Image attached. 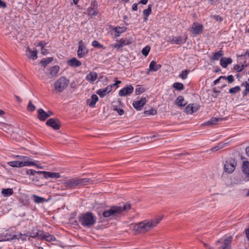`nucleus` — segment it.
Here are the masks:
<instances>
[{"mask_svg":"<svg viewBox=\"0 0 249 249\" xmlns=\"http://www.w3.org/2000/svg\"><path fill=\"white\" fill-rule=\"evenodd\" d=\"M241 90V88L239 86H237L233 88H231L229 89V93H230L231 95H235L238 92H239Z\"/></svg>","mask_w":249,"mask_h":249,"instance_id":"obj_39","label":"nucleus"},{"mask_svg":"<svg viewBox=\"0 0 249 249\" xmlns=\"http://www.w3.org/2000/svg\"><path fill=\"white\" fill-rule=\"evenodd\" d=\"M232 59L231 58H222L220 59V64L221 66L224 68H226L228 65L232 63Z\"/></svg>","mask_w":249,"mask_h":249,"instance_id":"obj_29","label":"nucleus"},{"mask_svg":"<svg viewBox=\"0 0 249 249\" xmlns=\"http://www.w3.org/2000/svg\"><path fill=\"white\" fill-rule=\"evenodd\" d=\"M88 13L91 17L98 14V4L96 1L91 2L90 6L87 9Z\"/></svg>","mask_w":249,"mask_h":249,"instance_id":"obj_12","label":"nucleus"},{"mask_svg":"<svg viewBox=\"0 0 249 249\" xmlns=\"http://www.w3.org/2000/svg\"><path fill=\"white\" fill-rule=\"evenodd\" d=\"M176 103L179 107H184L186 105V103H185L184 98L182 96H179L177 98Z\"/></svg>","mask_w":249,"mask_h":249,"instance_id":"obj_33","label":"nucleus"},{"mask_svg":"<svg viewBox=\"0 0 249 249\" xmlns=\"http://www.w3.org/2000/svg\"><path fill=\"white\" fill-rule=\"evenodd\" d=\"M242 86H245L246 87L245 89L246 90V91L249 92V83L248 82L246 81L243 82L242 84Z\"/></svg>","mask_w":249,"mask_h":249,"instance_id":"obj_54","label":"nucleus"},{"mask_svg":"<svg viewBox=\"0 0 249 249\" xmlns=\"http://www.w3.org/2000/svg\"><path fill=\"white\" fill-rule=\"evenodd\" d=\"M242 171L246 176L249 178V161H244L243 162Z\"/></svg>","mask_w":249,"mask_h":249,"instance_id":"obj_25","label":"nucleus"},{"mask_svg":"<svg viewBox=\"0 0 249 249\" xmlns=\"http://www.w3.org/2000/svg\"><path fill=\"white\" fill-rule=\"evenodd\" d=\"M88 50L84 46L83 41H79L78 42V49L77 50L78 57H84L88 54Z\"/></svg>","mask_w":249,"mask_h":249,"instance_id":"obj_8","label":"nucleus"},{"mask_svg":"<svg viewBox=\"0 0 249 249\" xmlns=\"http://www.w3.org/2000/svg\"><path fill=\"white\" fill-rule=\"evenodd\" d=\"M60 67L58 65L53 66L47 70L46 74L50 78H53L57 75Z\"/></svg>","mask_w":249,"mask_h":249,"instance_id":"obj_11","label":"nucleus"},{"mask_svg":"<svg viewBox=\"0 0 249 249\" xmlns=\"http://www.w3.org/2000/svg\"><path fill=\"white\" fill-rule=\"evenodd\" d=\"M111 91L110 87L107 86L104 89H101L96 91L100 98H104L107 93Z\"/></svg>","mask_w":249,"mask_h":249,"instance_id":"obj_18","label":"nucleus"},{"mask_svg":"<svg viewBox=\"0 0 249 249\" xmlns=\"http://www.w3.org/2000/svg\"><path fill=\"white\" fill-rule=\"evenodd\" d=\"M127 30L126 27L116 26L113 28V31L115 32V36L118 37L122 33L125 32Z\"/></svg>","mask_w":249,"mask_h":249,"instance_id":"obj_23","label":"nucleus"},{"mask_svg":"<svg viewBox=\"0 0 249 249\" xmlns=\"http://www.w3.org/2000/svg\"><path fill=\"white\" fill-rule=\"evenodd\" d=\"M24 49H25V55L30 59L31 58V50L29 46H24Z\"/></svg>","mask_w":249,"mask_h":249,"instance_id":"obj_43","label":"nucleus"},{"mask_svg":"<svg viewBox=\"0 0 249 249\" xmlns=\"http://www.w3.org/2000/svg\"><path fill=\"white\" fill-rule=\"evenodd\" d=\"M113 110L117 111L118 113L120 115H122L124 114V110L123 109L121 108H118L116 106H113Z\"/></svg>","mask_w":249,"mask_h":249,"instance_id":"obj_48","label":"nucleus"},{"mask_svg":"<svg viewBox=\"0 0 249 249\" xmlns=\"http://www.w3.org/2000/svg\"><path fill=\"white\" fill-rule=\"evenodd\" d=\"M32 197L33 198L34 201L37 204L43 203L44 202L46 201L45 198L38 196L35 195H32Z\"/></svg>","mask_w":249,"mask_h":249,"instance_id":"obj_32","label":"nucleus"},{"mask_svg":"<svg viewBox=\"0 0 249 249\" xmlns=\"http://www.w3.org/2000/svg\"><path fill=\"white\" fill-rule=\"evenodd\" d=\"M92 45L95 48H99V49H104L105 48L102 44H100L98 41L94 40L92 42Z\"/></svg>","mask_w":249,"mask_h":249,"instance_id":"obj_47","label":"nucleus"},{"mask_svg":"<svg viewBox=\"0 0 249 249\" xmlns=\"http://www.w3.org/2000/svg\"><path fill=\"white\" fill-rule=\"evenodd\" d=\"M98 101V97L96 94L92 95L91 98L87 100V104L91 107H94L96 103Z\"/></svg>","mask_w":249,"mask_h":249,"instance_id":"obj_21","label":"nucleus"},{"mask_svg":"<svg viewBox=\"0 0 249 249\" xmlns=\"http://www.w3.org/2000/svg\"><path fill=\"white\" fill-rule=\"evenodd\" d=\"M44 175V178H57L60 177V175L59 173L43 171Z\"/></svg>","mask_w":249,"mask_h":249,"instance_id":"obj_19","label":"nucleus"},{"mask_svg":"<svg viewBox=\"0 0 249 249\" xmlns=\"http://www.w3.org/2000/svg\"><path fill=\"white\" fill-rule=\"evenodd\" d=\"M228 142H226V143H222V142H220V143H219L218 144H217V146L219 148V149H222V148L224 147L225 145H227L228 144Z\"/></svg>","mask_w":249,"mask_h":249,"instance_id":"obj_55","label":"nucleus"},{"mask_svg":"<svg viewBox=\"0 0 249 249\" xmlns=\"http://www.w3.org/2000/svg\"><path fill=\"white\" fill-rule=\"evenodd\" d=\"M134 88L132 85H129L122 89L119 91L120 96H125L129 95L133 92Z\"/></svg>","mask_w":249,"mask_h":249,"instance_id":"obj_14","label":"nucleus"},{"mask_svg":"<svg viewBox=\"0 0 249 249\" xmlns=\"http://www.w3.org/2000/svg\"><path fill=\"white\" fill-rule=\"evenodd\" d=\"M69 66L72 67H78L81 65V62L76 58L73 57L68 62Z\"/></svg>","mask_w":249,"mask_h":249,"instance_id":"obj_27","label":"nucleus"},{"mask_svg":"<svg viewBox=\"0 0 249 249\" xmlns=\"http://www.w3.org/2000/svg\"><path fill=\"white\" fill-rule=\"evenodd\" d=\"M150 51V47L149 46H146L142 49V53L144 56H146L148 55Z\"/></svg>","mask_w":249,"mask_h":249,"instance_id":"obj_45","label":"nucleus"},{"mask_svg":"<svg viewBox=\"0 0 249 249\" xmlns=\"http://www.w3.org/2000/svg\"><path fill=\"white\" fill-rule=\"evenodd\" d=\"M0 236L2 241H9L15 239H19V238H21L22 240H24L26 238V236L22 237L21 233L16 235L14 233H10L8 231L0 234Z\"/></svg>","mask_w":249,"mask_h":249,"instance_id":"obj_5","label":"nucleus"},{"mask_svg":"<svg viewBox=\"0 0 249 249\" xmlns=\"http://www.w3.org/2000/svg\"><path fill=\"white\" fill-rule=\"evenodd\" d=\"M37 58V52L36 50L32 51V59H36Z\"/></svg>","mask_w":249,"mask_h":249,"instance_id":"obj_57","label":"nucleus"},{"mask_svg":"<svg viewBox=\"0 0 249 249\" xmlns=\"http://www.w3.org/2000/svg\"><path fill=\"white\" fill-rule=\"evenodd\" d=\"M143 113L145 115H155L157 114V111L156 109L151 108L150 110H145Z\"/></svg>","mask_w":249,"mask_h":249,"instance_id":"obj_42","label":"nucleus"},{"mask_svg":"<svg viewBox=\"0 0 249 249\" xmlns=\"http://www.w3.org/2000/svg\"><path fill=\"white\" fill-rule=\"evenodd\" d=\"M161 67V65L160 64H157V63L154 60L152 61L149 67V71H157L159 70H160Z\"/></svg>","mask_w":249,"mask_h":249,"instance_id":"obj_24","label":"nucleus"},{"mask_svg":"<svg viewBox=\"0 0 249 249\" xmlns=\"http://www.w3.org/2000/svg\"><path fill=\"white\" fill-rule=\"evenodd\" d=\"M147 97L142 96L140 100L135 101L133 103L134 107L137 110H141L142 107L147 103Z\"/></svg>","mask_w":249,"mask_h":249,"instance_id":"obj_10","label":"nucleus"},{"mask_svg":"<svg viewBox=\"0 0 249 249\" xmlns=\"http://www.w3.org/2000/svg\"><path fill=\"white\" fill-rule=\"evenodd\" d=\"M213 18L214 20L220 22H221L223 20V18L219 15H213Z\"/></svg>","mask_w":249,"mask_h":249,"instance_id":"obj_52","label":"nucleus"},{"mask_svg":"<svg viewBox=\"0 0 249 249\" xmlns=\"http://www.w3.org/2000/svg\"><path fill=\"white\" fill-rule=\"evenodd\" d=\"M226 78H227V80L228 81L229 83L230 84L233 83L234 80V77L232 75H228Z\"/></svg>","mask_w":249,"mask_h":249,"instance_id":"obj_53","label":"nucleus"},{"mask_svg":"<svg viewBox=\"0 0 249 249\" xmlns=\"http://www.w3.org/2000/svg\"><path fill=\"white\" fill-rule=\"evenodd\" d=\"M32 166L36 167L39 169H41L42 168L41 163L36 160H32Z\"/></svg>","mask_w":249,"mask_h":249,"instance_id":"obj_50","label":"nucleus"},{"mask_svg":"<svg viewBox=\"0 0 249 249\" xmlns=\"http://www.w3.org/2000/svg\"><path fill=\"white\" fill-rule=\"evenodd\" d=\"M78 219L79 223L85 228H90L96 222V217L91 212L81 213Z\"/></svg>","mask_w":249,"mask_h":249,"instance_id":"obj_3","label":"nucleus"},{"mask_svg":"<svg viewBox=\"0 0 249 249\" xmlns=\"http://www.w3.org/2000/svg\"><path fill=\"white\" fill-rule=\"evenodd\" d=\"M44 178V175L43 171H36L32 169V181L37 182L40 179Z\"/></svg>","mask_w":249,"mask_h":249,"instance_id":"obj_15","label":"nucleus"},{"mask_svg":"<svg viewBox=\"0 0 249 249\" xmlns=\"http://www.w3.org/2000/svg\"><path fill=\"white\" fill-rule=\"evenodd\" d=\"M127 44V43H126V40H124L123 39H121L118 42L113 44L112 46L114 48H115L117 49H119Z\"/></svg>","mask_w":249,"mask_h":249,"instance_id":"obj_34","label":"nucleus"},{"mask_svg":"<svg viewBox=\"0 0 249 249\" xmlns=\"http://www.w3.org/2000/svg\"><path fill=\"white\" fill-rule=\"evenodd\" d=\"M44 231L38 230H32V238H37L38 239H42L43 236L44 235Z\"/></svg>","mask_w":249,"mask_h":249,"instance_id":"obj_28","label":"nucleus"},{"mask_svg":"<svg viewBox=\"0 0 249 249\" xmlns=\"http://www.w3.org/2000/svg\"><path fill=\"white\" fill-rule=\"evenodd\" d=\"M27 110L28 111H31V100L29 101L28 106H27Z\"/></svg>","mask_w":249,"mask_h":249,"instance_id":"obj_63","label":"nucleus"},{"mask_svg":"<svg viewBox=\"0 0 249 249\" xmlns=\"http://www.w3.org/2000/svg\"><path fill=\"white\" fill-rule=\"evenodd\" d=\"M220 120V119L217 118H212L210 120H209L206 123L207 124H216L218 121ZM220 120H221L220 119Z\"/></svg>","mask_w":249,"mask_h":249,"instance_id":"obj_41","label":"nucleus"},{"mask_svg":"<svg viewBox=\"0 0 249 249\" xmlns=\"http://www.w3.org/2000/svg\"><path fill=\"white\" fill-rule=\"evenodd\" d=\"M6 7V4L5 2L0 0V8H5Z\"/></svg>","mask_w":249,"mask_h":249,"instance_id":"obj_61","label":"nucleus"},{"mask_svg":"<svg viewBox=\"0 0 249 249\" xmlns=\"http://www.w3.org/2000/svg\"><path fill=\"white\" fill-rule=\"evenodd\" d=\"M151 6L152 5L149 4L148 6V8L146 9L143 10V14L144 16L148 17L150 15L152 11Z\"/></svg>","mask_w":249,"mask_h":249,"instance_id":"obj_44","label":"nucleus"},{"mask_svg":"<svg viewBox=\"0 0 249 249\" xmlns=\"http://www.w3.org/2000/svg\"><path fill=\"white\" fill-rule=\"evenodd\" d=\"M91 180L88 178H78L79 185H85L89 184Z\"/></svg>","mask_w":249,"mask_h":249,"instance_id":"obj_36","label":"nucleus"},{"mask_svg":"<svg viewBox=\"0 0 249 249\" xmlns=\"http://www.w3.org/2000/svg\"><path fill=\"white\" fill-rule=\"evenodd\" d=\"M70 83V80L65 76L59 77L54 83L56 93H61L66 89Z\"/></svg>","mask_w":249,"mask_h":249,"instance_id":"obj_4","label":"nucleus"},{"mask_svg":"<svg viewBox=\"0 0 249 249\" xmlns=\"http://www.w3.org/2000/svg\"><path fill=\"white\" fill-rule=\"evenodd\" d=\"M219 150L217 145H216L212 148H211L210 149V151H211V152H215L217 150Z\"/></svg>","mask_w":249,"mask_h":249,"instance_id":"obj_60","label":"nucleus"},{"mask_svg":"<svg viewBox=\"0 0 249 249\" xmlns=\"http://www.w3.org/2000/svg\"><path fill=\"white\" fill-rule=\"evenodd\" d=\"M224 55L223 52L222 50H220L217 52L213 53V55L211 58V61L213 62L215 60H218Z\"/></svg>","mask_w":249,"mask_h":249,"instance_id":"obj_30","label":"nucleus"},{"mask_svg":"<svg viewBox=\"0 0 249 249\" xmlns=\"http://www.w3.org/2000/svg\"><path fill=\"white\" fill-rule=\"evenodd\" d=\"M245 233L246 235L247 238L249 241V228L245 230Z\"/></svg>","mask_w":249,"mask_h":249,"instance_id":"obj_62","label":"nucleus"},{"mask_svg":"<svg viewBox=\"0 0 249 249\" xmlns=\"http://www.w3.org/2000/svg\"><path fill=\"white\" fill-rule=\"evenodd\" d=\"M145 91V89L141 87L140 86H137L135 89V93L136 95L140 94Z\"/></svg>","mask_w":249,"mask_h":249,"instance_id":"obj_46","label":"nucleus"},{"mask_svg":"<svg viewBox=\"0 0 249 249\" xmlns=\"http://www.w3.org/2000/svg\"><path fill=\"white\" fill-rule=\"evenodd\" d=\"M53 60V57H47L41 60L40 62V63L41 64L42 66H43L44 68H45L47 65L51 63Z\"/></svg>","mask_w":249,"mask_h":249,"instance_id":"obj_35","label":"nucleus"},{"mask_svg":"<svg viewBox=\"0 0 249 249\" xmlns=\"http://www.w3.org/2000/svg\"><path fill=\"white\" fill-rule=\"evenodd\" d=\"M232 240V237L229 236L226 237L224 240L223 243L220 246L218 247V249H231V243Z\"/></svg>","mask_w":249,"mask_h":249,"instance_id":"obj_16","label":"nucleus"},{"mask_svg":"<svg viewBox=\"0 0 249 249\" xmlns=\"http://www.w3.org/2000/svg\"><path fill=\"white\" fill-rule=\"evenodd\" d=\"M41 50V53L43 55H46L49 53L48 50L46 49L42 48Z\"/></svg>","mask_w":249,"mask_h":249,"instance_id":"obj_58","label":"nucleus"},{"mask_svg":"<svg viewBox=\"0 0 249 249\" xmlns=\"http://www.w3.org/2000/svg\"><path fill=\"white\" fill-rule=\"evenodd\" d=\"M189 72V71L188 70H186L182 71L181 74L180 75L181 78L182 79H186Z\"/></svg>","mask_w":249,"mask_h":249,"instance_id":"obj_51","label":"nucleus"},{"mask_svg":"<svg viewBox=\"0 0 249 249\" xmlns=\"http://www.w3.org/2000/svg\"><path fill=\"white\" fill-rule=\"evenodd\" d=\"M236 161L233 159L226 160L224 164V170L228 173H231L235 170Z\"/></svg>","mask_w":249,"mask_h":249,"instance_id":"obj_6","label":"nucleus"},{"mask_svg":"<svg viewBox=\"0 0 249 249\" xmlns=\"http://www.w3.org/2000/svg\"><path fill=\"white\" fill-rule=\"evenodd\" d=\"M1 193L4 196H9L13 194V191L11 188L4 189L2 190Z\"/></svg>","mask_w":249,"mask_h":249,"instance_id":"obj_37","label":"nucleus"},{"mask_svg":"<svg viewBox=\"0 0 249 249\" xmlns=\"http://www.w3.org/2000/svg\"><path fill=\"white\" fill-rule=\"evenodd\" d=\"M203 30V26L198 23L195 22L193 23V26L191 29V32L193 34L198 35L201 34Z\"/></svg>","mask_w":249,"mask_h":249,"instance_id":"obj_17","label":"nucleus"},{"mask_svg":"<svg viewBox=\"0 0 249 249\" xmlns=\"http://www.w3.org/2000/svg\"><path fill=\"white\" fill-rule=\"evenodd\" d=\"M162 216H158L149 221H142L135 226V229L140 232H145L156 227L162 220Z\"/></svg>","mask_w":249,"mask_h":249,"instance_id":"obj_2","label":"nucleus"},{"mask_svg":"<svg viewBox=\"0 0 249 249\" xmlns=\"http://www.w3.org/2000/svg\"><path fill=\"white\" fill-rule=\"evenodd\" d=\"M187 37L186 36L184 39L182 38V36H176L174 37L171 41V43L172 44H181L185 43L186 41Z\"/></svg>","mask_w":249,"mask_h":249,"instance_id":"obj_20","label":"nucleus"},{"mask_svg":"<svg viewBox=\"0 0 249 249\" xmlns=\"http://www.w3.org/2000/svg\"><path fill=\"white\" fill-rule=\"evenodd\" d=\"M244 67L245 66L244 65H242L241 66L239 65H235L234 66L233 69L237 71L240 72L244 69Z\"/></svg>","mask_w":249,"mask_h":249,"instance_id":"obj_49","label":"nucleus"},{"mask_svg":"<svg viewBox=\"0 0 249 249\" xmlns=\"http://www.w3.org/2000/svg\"><path fill=\"white\" fill-rule=\"evenodd\" d=\"M38 117L41 121H44L47 118L50 116V114L45 112L42 109L40 108L38 110Z\"/></svg>","mask_w":249,"mask_h":249,"instance_id":"obj_22","label":"nucleus"},{"mask_svg":"<svg viewBox=\"0 0 249 249\" xmlns=\"http://www.w3.org/2000/svg\"><path fill=\"white\" fill-rule=\"evenodd\" d=\"M46 44V43L45 41H42L38 43V46L40 47L41 49H42V48H44Z\"/></svg>","mask_w":249,"mask_h":249,"instance_id":"obj_56","label":"nucleus"},{"mask_svg":"<svg viewBox=\"0 0 249 249\" xmlns=\"http://www.w3.org/2000/svg\"><path fill=\"white\" fill-rule=\"evenodd\" d=\"M63 186L68 188L72 189L79 185L78 178H71L66 180L63 183Z\"/></svg>","mask_w":249,"mask_h":249,"instance_id":"obj_7","label":"nucleus"},{"mask_svg":"<svg viewBox=\"0 0 249 249\" xmlns=\"http://www.w3.org/2000/svg\"><path fill=\"white\" fill-rule=\"evenodd\" d=\"M193 105H194V104L188 105L185 109V112L187 113V114H193L194 113Z\"/></svg>","mask_w":249,"mask_h":249,"instance_id":"obj_40","label":"nucleus"},{"mask_svg":"<svg viewBox=\"0 0 249 249\" xmlns=\"http://www.w3.org/2000/svg\"><path fill=\"white\" fill-rule=\"evenodd\" d=\"M213 92L215 94H213V96L214 98H217V93H219V92H220V91H219V90H216L215 89H213Z\"/></svg>","mask_w":249,"mask_h":249,"instance_id":"obj_59","label":"nucleus"},{"mask_svg":"<svg viewBox=\"0 0 249 249\" xmlns=\"http://www.w3.org/2000/svg\"><path fill=\"white\" fill-rule=\"evenodd\" d=\"M42 239L46 240L48 242L54 241L56 240L55 237L48 232H44V235L43 236Z\"/></svg>","mask_w":249,"mask_h":249,"instance_id":"obj_31","label":"nucleus"},{"mask_svg":"<svg viewBox=\"0 0 249 249\" xmlns=\"http://www.w3.org/2000/svg\"><path fill=\"white\" fill-rule=\"evenodd\" d=\"M173 87L178 90H181L184 89V85L179 82H175L173 84Z\"/></svg>","mask_w":249,"mask_h":249,"instance_id":"obj_38","label":"nucleus"},{"mask_svg":"<svg viewBox=\"0 0 249 249\" xmlns=\"http://www.w3.org/2000/svg\"><path fill=\"white\" fill-rule=\"evenodd\" d=\"M98 77L97 72L94 71H91L86 76V79L90 82H93L95 81Z\"/></svg>","mask_w":249,"mask_h":249,"instance_id":"obj_26","label":"nucleus"},{"mask_svg":"<svg viewBox=\"0 0 249 249\" xmlns=\"http://www.w3.org/2000/svg\"><path fill=\"white\" fill-rule=\"evenodd\" d=\"M131 208L129 204L126 203L122 206H113L103 213V216L105 218H112L114 216L121 214L123 211H127Z\"/></svg>","mask_w":249,"mask_h":249,"instance_id":"obj_1","label":"nucleus"},{"mask_svg":"<svg viewBox=\"0 0 249 249\" xmlns=\"http://www.w3.org/2000/svg\"><path fill=\"white\" fill-rule=\"evenodd\" d=\"M46 124L52 127L55 130H58L60 127V123L58 119L51 118L48 120L46 123Z\"/></svg>","mask_w":249,"mask_h":249,"instance_id":"obj_13","label":"nucleus"},{"mask_svg":"<svg viewBox=\"0 0 249 249\" xmlns=\"http://www.w3.org/2000/svg\"><path fill=\"white\" fill-rule=\"evenodd\" d=\"M132 9L134 11H136L138 9L137 4L136 3H134L132 5Z\"/></svg>","mask_w":249,"mask_h":249,"instance_id":"obj_64","label":"nucleus"},{"mask_svg":"<svg viewBox=\"0 0 249 249\" xmlns=\"http://www.w3.org/2000/svg\"><path fill=\"white\" fill-rule=\"evenodd\" d=\"M8 164L12 167H21L25 166H30L31 165V161H11L8 162Z\"/></svg>","mask_w":249,"mask_h":249,"instance_id":"obj_9","label":"nucleus"}]
</instances>
